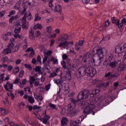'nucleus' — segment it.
Returning <instances> with one entry per match:
<instances>
[{"label": "nucleus", "instance_id": "1", "mask_svg": "<svg viewBox=\"0 0 126 126\" xmlns=\"http://www.w3.org/2000/svg\"><path fill=\"white\" fill-rule=\"evenodd\" d=\"M116 96L113 95L112 96H109L107 99H102L100 101L97 103V107L99 109H103L107 104H110L111 102H113L115 100Z\"/></svg>", "mask_w": 126, "mask_h": 126}, {"label": "nucleus", "instance_id": "2", "mask_svg": "<svg viewBox=\"0 0 126 126\" xmlns=\"http://www.w3.org/2000/svg\"><path fill=\"white\" fill-rule=\"evenodd\" d=\"M96 52L93 57V61L92 63H94V65H100L101 64V59L103 58V57L100 55L97 52V51H95Z\"/></svg>", "mask_w": 126, "mask_h": 126}, {"label": "nucleus", "instance_id": "3", "mask_svg": "<svg viewBox=\"0 0 126 126\" xmlns=\"http://www.w3.org/2000/svg\"><path fill=\"white\" fill-rule=\"evenodd\" d=\"M89 70H90L88 69V67H87V68L84 66L80 67L76 72V75L77 78H80L81 76L87 75V72H89Z\"/></svg>", "mask_w": 126, "mask_h": 126}, {"label": "nucleus", "instance_id": "4", "mask_svg": "<svg viewBox=\"0 0 126 126\" xmlns=\"http://www.w3.org/2000/svg\"><path fill=\"white\" fill-rule=\"evenodd\" d=\"M89 95H90V91L87 90L81 91L78 94V100L81 101V100L86 99L89 97Z\"/></svg>", "mask_w": 126, "mask_h": 126}, {"label": "nucleus", "instance_id": "5", "mask_svg": "<svg viewBox=\"0 0 126 126\" xmlns=\"http://www.w3.org/2000/svg\"><path fill=\"white\" fill-rule=\"evenodd\" d=\"M95 108V105L90 104L87 106L85 109L83 110V113L87 114V115H89L90 114H92V115H95V112L93 111Z\"/></svg>", "mask_w": 126, "mask_h": 126}, {"label": "nucleus", "instance_id": "6", "mask_svg": "<svg viewBox=\"0 0 126 126\" xmlns=\"http://www.w3.org/2000/svg\"><path fill=\"white\" fill-rule=\"evenodd\" d=\"M88 69H89L90 70L87 72V76H89L90 77H93V76L95 75V74L97 73V70H96V69L91 66H89L88 67Z\"/></svg>", "mask_w": 126, "mask_h": 126}, {"label": "nucleus", "instance_id": "7", "mask_svg": "<svg viewBox=\"0 0 126 126\" xmlns=\"http://www.w3.org/2000/svg\"><path fill=\"white\" fill-rule=\"evenodd\" d=\"M94 52H95V51H97V53L100 54V56H102L103 57V56H106L107 55V50L105 49V48L99 49V47L97 46H95L94 48Z\"/></svg>", "mask_w": 126, "mask_h": 126}, {"label": "nucleus", "instance_id": "8", "mask_svg": "<svg viewBox=\"0 0 126 126\" xmlns=\"http://www.w3.org/2000/svg\"><path fill=\"white\" fill-rule=\"evenodd\" d=\"M104 76L106 78L109 77V79H113V78L119 77V76H120V73L116 72L115 73L113 74L112 72H108L105 73Z\"/></svg>", "mask_w": 126, "mask_h": 126}, {"label": "nucleus", "instance_id": "9", "mask_svg": "<svg viewBox=\"0 0 126 126\" xmlns=\"http://www.w3.org/2000/svg\"><path fill=\"white\" fill-rule=\"evenodd\" d=\"M68 39V35L64 33L59 36L58 41H60L61 42H66Z\"/></svg>", "mask_w": 126, "mask_h": 126}, {"label": "nucleus", "instance_id": "10", "mask_svg": "<svg viewBox=\"0 0 126 126\" xmlns=\"http://www.w3.org/2000/svg\"><path fill=\"white\" fill-rule=\"evenodd\" d=\"M43 114H44V120L43 121V124L45 125H47L48 124V122H49V119H51V117L49 115H47V110H45L44 113L43 112Z\"/></svg>", "mask_w": 126, "mask_h": 126}, {"label": "nucleus", "instance_id": "11", "mask_svg": "<svg viewBox=\"0 0 126 126\" xmlns=\"http://www.w3.org/2000/svg\"><path fill=\"white\" fill-rule=\"evenodd\" d=\"M122 50H125V49H124V47H122V46L119 44L117 45L115 48L116 54H122V53H123V51H122Z\"/></svg>", "mask_w": 126, "mask_h": 126}, {"label": "nucleus", "instance_id": "12", "mask_svg": "<svg viewBox=\"0 0 126 126\" xmlns=\"http://www.w3.org/2000/svg\"><path fill=\"white\" fill-rule=\"evenodd\" d=\"M69 45V42L67 41H62V42L60 43L57 47V48L63 47V48H65L67 47Z\"/></svg>", "mask_w": 126, "mask_h": 126}, {"label": "nucleus", "instance_id": "13", "mask_svg": "<svg viewBox=\"0 0 126 126\" xmlns=\"http://www.w3.org/2000/svg\"><path fill=\"white\" fill-rule=\"evenodd\" d=\"M69 101L71 102V104L72 105H73L74 107H75V106H76V105H77V104H78V102H79V101L78 100V99H75L73 98H69Z\"/></svg>", "mask_w": 126, "mask_h": 126}, {"label": "nucleus", "instance_id": "14", "mask_svg": "<svg viewBox=\"0 0 126 126\" xmlns=\"http://www.w3.org/2000/svg\"><path fill=\"white\" fill-rule=\"evenodd\" d=\"M68 119L65 117H63L61 120V126H67L68 123Z\"/></svg>", "mask_w": 126, "mask_h": 126}, {"label": "nucleus", "instance_id": "15", "mask_svg": "<svg viewBox=\"0 0 126 126\" xmlns=\"http://www.w3.org/2000/svg\"><path fill=\"white\" fill-rule=\"evenodd\" d=\"M54 11L55 12H60V14H62V6L59 4H57L55 6Z\"/></svg>", "mask_w": 126, "mask_h": 126}, {"label": "nucleus", "instance_id": "16", "mask_svg": "<svg viewBox=\"0 0 126 126\" xmlns=\"http://www.w3.org/2000/svg\"><path fill=\"white\" fill-rule=\"evenodd\" d=\"M29 37L31 40H35V32L31 29L29 32Z\"/></svg>", "mask_w": 126, "mask_h": 126}, {"label": "nucleus", "instance_id": "17", "mask_svg": "<svg viewBox=\"0 0 126 126\" xmlns=\"http://www.w3.org/2000/svg\"><path fill=\"white\" fill-rule=\"evenodd\" d=\"M54 81L56 84H57V85H62V84L63 83V80L61 79H54Z\"/></svg>", "mask_w": 126, "mask_h": 126}, {"label": "nucleus", "instance_id": "18", "mask_svg": "<svg viewBox=\"0 0 126 126\" xmlns=\"http://www.w3.org/2000/svg\"><path fill=\"white\" fill-rule=\"evenodd\" d=\"M117 63H118V62L116 61H114L112 62H110L109 63V66L111 67V68H115L117 65Z\"/></svg>", "mask_w": 126, "mask_h": 126}, {"label": "nucleus", "instance_id": "19", "mask_svg": "<svg viewBox=\"0 0 126 126\" xmlns=\"http://www.w3.org/2000/svg\"><path fill=\"white\" fill-rule=\"evenodd\" d=\"M109 82L107 83H102L101 84H99L97 86V87H98L99 88H102V87H107V86H109Z\"/></svg>", "mask_w": 126, "mask_h": 126}, {"label": "nucleus", "instance_id": "20", "mask_svg": "<svg viewBox=\"0 0 126 126\" xmlns=\"http://www.w3.org/2000/svg\"><path fill=\"white\" fill-rule=\"evenodd\" d=\"M74 107L75 106H74V105L73 106L72 104H71V103H70L69 104H68L67 107V112H70L71 111H72Z\"/></svg>", "mask_w": 126, "mask_h": 126}, {"label": "nucleus", "instance_id": "21", "mask_svg": "<svg viewBox=\"0 0 126 126\" xmlns=\"http://www.w3.org/2000/svg\"><path fill=\"white\" fill-rule=\"evenodd\" d=\"M92 57V54L88 52L84 56V59L88 60V59H90V58H91Z\"/></svg>", "mask_w": 126, "mask_h": 126}, {"label": "nucleus", "instance_id": "22", "mask_svg": "<svg viewBox=\"0 0 126 126\" xmlns=\"http://www.w3.org/2000/svg\"><path fill=\"white\" fill-rule=\"evenodd\" d=\"M43 28V26H42V25L40 24H36V25L33 27V29L34 30H36V29H40L41 30V29H42V28Z\"/></svg>", "mask_w": 126, "mask_h": 126}, {"label": "nucleus", "instance_id": "23", "mask_svg": "<svg viewBox=\"0 0 126 126\" xmlns=\"http://www.w3.org/2000/svg\"><path fill=\"white\" fill-rule=\"evenodd\" d=\"M14 32L15 34H19V33H20V32H21V27H19L18 28L15 27Z\"/></svg>", "mask_w": 126, "mask_h": 126}, {"label": "nucleus", "instance_id": "24", "mask_svg": "<svg viewBox=\"0 0 126 126\" xmlns=\"http://www.w3.org/2000/svg\"><path fill=\"white\" fill-rule=\"evenodd\" d=\"M60 69V68H57L55 70V72L56 73H57V74H60L57 75L61 76V75H63V72Z\"/></svg>", "mask_w": 126, "mask_h": 126}, {"label": "nucleus", "instance_id": "25", "mask_svg": "<svg viewBox=\"0 0 126 126\" xmlns=\"http://www.w3.org/2000/svg\"><path fill=\"white\" fill-rule=\"evenodd\" d=\"M28 101L31 104H33V103L35 102V100H34V97H33V96H29Z\"/></svg>", "mask_w": 126, "mask_h": 126}, {"label": "nucleus", "instance_id": "26", "mask_svg": "<svg viewBox=\"0 0 126 126\" xmlns=\"http://www.w3.org/2000/svg\"><path fill=\"white\" fill-rule=\"evenodd\" d=\"M4 54L5 55H7L8 54H10L12 51H11V49L10 48H6L5 49L3 50Z\"/></svg>", "mask_w": 126, "mask_h": 126}, {"label": "nucleus", "instance_id": "27", "mask_svg": "<svg viewBox=\"0 0 126 126\" xmlns=\"http://www.w3.org/2000/svg\"><path fill=\"white\" fill-rule=\"evenodd\" d=\"M8 84H10V83H9V82H7L6 85H4V87L6 91H8V92H12V91L8 89Z\"/></svg>", "mask_w": 126, "mask_h": 126}, {"label": "nucleus", "instance_id": "28", "mask_svg": "<svg viewBox=\"0 0 126 126\" xmlns=\"http://www.w3.org/2000/svg\"><path fill=\"white\" fill-rule=\"evenodd\" d=\"M113 56L112 54H110V56H108L106 57V61H107L108 62H109V63H111L112 61L113 60Z\"/></svg>", "mask_w": 126, "mask_h": 126}, {"label": "nucleus", "instance_id": "29", "mask_svg": "<svg viewBox=\"0 0 126 126\" xmlns=\"http://www.w3.org/2000/svg\"><path fill=\"white\" fill-rule=\"evenodd\" d=\"M126 66H125V65H122L118 67V71H123V70H126Z\"/></svg>", "mask_w": 126, "mask_h": 126}, {"label": "nucleus", "instance_id": "30", "mask_svg": "<svg viewBox=\"0 0 126 126\" xmlns=\"http://www.w3.org/2000/svg\"><path fill=\"white\" fill-rule=\"evenodd\" d=\"M103 29L105 30L106 29V27H108L109 25H110V22H109V20H107L106 22H105L103 25Z\"/></svg>", "mask_w": 126, "mask_h": 126}, {"label": "nucleus", "instance_id": "31", "mask_svg": "<svg viewBox=\"0 0 126 126\" xmlns=\"http://www.w3.org/2000/svg\"><path fill=\"white\" fill-rule=\"evenodd\" d=\"M117 26H118L119 28H122L123 26H124V24L123 23H120V20H117V22H116Z\"/></svg>", "mask_w": 126, "mask_h": 126}, {"label": "nucleus", "instance_id": "32", "mask_svg": "<svg viewBox=\"0 0 126 126\" xmlns=\"http://www.w3.org/2000/svg\"><path fill=\"white\" fill-rule=\"evenodd\" d=\"M84 43V40H79L78 42L76 43L77 46H81L82 47L83 44Z\"/></svg>", "mask_w": 126, "mask_h": 126}, {"label": "nucleus", "instance_id": "33", "mask_svg": "<svg viewBox=\"0 0 126 126\" xmlns=\"http://www.w3.org/2000/svg\"><path fill=\"white\" fill-rule=\"evenodd\" d=\"M62 65L63 66V68L64 69H67V67H66V63L64 62V61H63L61 62Z\"/></svg>", "mask_w": 126, "mask_h": 126}, {"label": "nucleus", "instance_id": "34", "mask_svg": "<svg viewBox=\"0 0 126 126\" xmlns=\"http://www.w3.org/2000/svg\"><path fill=\"white\" fill-rule=\"evenodd\" d=\"M44 67H45V69H47V70H50L51 69V66H50L49 64L48 63H44Z\"/></svg>", "mask_w": 126, "mask_h": 126}, {"label": "nucleus", "instance_id": "35", "mask_svg": "<svg viewBox=\"0 0 126 126\" xmlns=\"http://www.w3.org/2000/svg\"><path fill=\"white\" fill-rule=\"evenodd\" d=\"M51 61L53 62L54 64H58L59 63L58 61V59H57V58L54 57H51Z\"/></svg>", "mask_w": 126, "mask_h": 126}, {"label": "nucleus", "instance_id": "36", "mask_svg": "<svg viewBox=\"0 0 126 126\" xmlns=\"http://www.w3.org/2000/svg\"><path fill=\"white\" fill-rule=\"evenodd\" d=\"M79 112V109L78 108L75 109L71 112V114L73 115H77Z\"/></svg>", "mask_w": 126, "mask_h": 126}, {"label": "nucleus", "instance_id": "37", "mask_svg": "<svg viewBox=\"0 0 126 126\" xmlns=\"http://www.w3.org/2000/svg\"><path fill=\"white\" fill-rule=\"evenodd\" d=\"M66 74L67 76H68L70 77V78H71V70H70V69H67L66 72Z\"/></svg>", "mask_w": 126, "mask_h": 126}, {"label": "nucleus", "instance_id": "38", "mask_svg": "<svg viewBox=\"0 0 126 126\" xmlns=\"http://www.w3.org/2000/svg\"><path fill=\"white\" fill-rule=\"evenodd\" d=\"M52 54V52L51 50L48 51L47 53L44 52V55L46 56V57H49V56H51Z\"/></svg>", "mask_w": 126, "mask_h": 126}, {"label": "nucleus", "instance_id": "39", "mask_svg": "<svg viewBox=\"0 0 126 126\" xmlns=\"http://www.w3.org/2000/svg\"><path fill=\"white\" fill-rule=\"evenodd\" d=\"M57 75H60V74H57V73L53 72V73H50L49 78H51V77H55V76H57Z\"/></svg>", "mask_w": 126, "mask_h": 126}, {"label": "nucleus", "instance_id": "40", "mask_svg": "<svg viewBox=\"0 0 126 126\" xmlns=\"http://www.w3.org/2000/svg\"><path fill=\"white\" fill-rule=\"evenodd\" d=\"M0 5L1 6H5L6 5V2L4 1V0H0Z\"/></svg>", "mask_w": 126, "mask_h": 126}, {"label": "nucleus", "instance_id": "41", "mask_svg": "<svg viewBox=\"0 0 126 126\" xmlns=\"http://www.w3.org/2000/svg\"><path fill=\"white\" fill-rule=\"evenodd\" d=\"M35 17L34 21H37V20H40L41 19V17L39 16V14L38 13L35 14Z\"/></svg>", "mask_w": 126, "mask_h": 126}, {"label": "nucleus", "instance_id": "42", "mask_svg": "<svg viewBox=\"0 0 126 126\" xmlns=\"http://www.w3.org/2000/svg\"><path fill=\"white\" fill-rule=\"evenodd\" d=\"M15 26L16 27H19V26H21V22L20 21H17L15 23Z\"/></svg>", "mask_w": 126, "mask_h": 126}, {"label": "nucleus", "instance_id": "43", "mask_svg": "<svg viewBox=\"0 0 126 126\" xmlns=\"http://www.w3.org/2000/svg\"><path fill=\"white\" fill-rule=\"evenodd\" d=\"M103 65H104V66H108V65H110V63L107 60V59H105V61L104 62Z\"/></svg>", "mask_w": 126, "mask_h": 126}, {"label": "nucleus", "instance_id": "44", "mask_svg": "<svg viewBox=\"0 0 126 126\" xmlns=\"http://www.w3.org/2000/svg\"><path fill=\"white\" fill-rule=\"evenodd\" d=\"M20 21H21V26H23V25H25L26 24V19H23V18L22 20H20Z\"/></svg>", "mask_w": 126, "mask_h": 126}, {"label": "nucleus", "instance_id": "45", "mask_svg": "<svg viewBox=\"0 0 126 126\" xmlns=\"http://www.w3.org/2000/svg\"><path fill=\"white\" fill-rule=\"evenodd\" d=\"M14 37L15 39H16L17 38H19V39H21V35L18 33H15L14 34Z\"/></svg>", "mask_w": 126, "mask_h": 126}, {"label": "nucleus", "instance_id": "46", "mask_svg": "<svg viewBox=\"0 0 126 126\" xmlns=\"http://www.w3.org/2000/svg\"><path fill=\"white\" fill-rule=\"evenodd\" d=\"M25 67H26V68H28L30 70H32V67H31V65L30 64H25Z\"/></svg>", "mask_w": 126, "mask_h": 126}, {"label": "nucleus", "instance_id": "47", "mask_svg": "<svg viewBox=\"0 0 126 126\" xmlns=\"http://www.w3.org/2000/svg\"><path fill=\"white\" fill-rule=\"evenodd\" d=\"M26 82H27V80L26 79H24L23 80H22L20 83L21 85H22V84L23 85H25V84H26Z\"/></svg>", "mask_w": 126, "mask_h": 126}, {"label": "nucleus", "instance_id": "48", "mask_svg": "<svg viewBox=\"0 0 126 126\" xmlns=\"http://www.w3.org/2000/svg\"><path fill=\"white\" fill-rule=\"evenodd\" d=\"M41 66H37L35 67L34 70L35 72H38V71L41 70Z\"/></svg>", "mask_w": 126, "mask_h": 126}, {"label": "nucleus", "instance_id": "49", "mask_svg": "<svg viewBox=\"0 0 126 126\" xmlns=\"http://www.w3.org/2000/svg\"><path fill=\"white\" fill-rule=\"evenodd\" d=\"M13 47H14V42L10 43L8 46L9 49H11V48H13Z\"/></svg>", "mask_w": 126, "mask_h": 126}, {"label": "nucleus", "instance_id": "50", "mask_svg": "<svg viewBox=\"0 0 126 126\" xmlns=\"http://www.w3.org/2000/svg\"><path fill=\"white\" fill-rule=\"evenodd\" d=\"M48 56L44 55V58H43V63H46V62H47V60H48Z\"/></svg>", "mask_w": 126, "mask_h": 126}, {"label": "nucleus", "instance_id": "51", "mask_svg": "<svg viewBox=\"0 0 126 126\" xmlns=\"http://www.w3.org/2000/svg\"><path fill=\"white\" fill-rule=\"evenodd\" d=\"M0 112H3V114L5 115L7 114V111H5V109L2 108H0Z\"/></svg>", "mask_w": 126, "mask_h": 126}, {"label": "nucleus", "instance_id": "52", "mask_svg": "<svg viewBox=\"0 0 126 126\" xmlns=\"http://www.w3.org/2000/svg\"><path fill=\"white\" fill-rule=\"evenodd\" d=\"M50 88H51V84H49L48 85H45V89L46 91H48Z\"/></svg>", "mask_w": 126, "mask_h": 126}, {"label": "nucleus", "instance_id": "53", "mask_svg": "<svg viewBox=\"0 0 126 126\" xmlns=\"http://www.w3.org/2000/svg\"><path fill=\"white\" fill-rule=\"evenodd\" d=\"M53 1H54V0H50L49 1V5L50 7H53V6H54V5L53 4Z\"/></svg>", "mask_w": 126, "mask_h": 126}, {"label": "nucleus", "instance_id": "54", "mask_svg": "<svg viewBox=\"0 0 126 126\" xmlns=\"http://www.w3.org/2000/svg\"><path fill=\"white\" fill-rule=\"evenodd\" d=\"M31 81L34 83L35 82V76H32L30 77Z\"/></svg>", "mask_w": 126, "mask_h": 126}, {"label": "nucleus", "instance_id": "55", "mask_svg": "<svg viewBox=\"0 0 126 126\" xmlns=\"http://www.w3.org/2000/svg\"><path fill=\"white\" fill-rule=\"evenodd\" d=\"M60 76L63 82V81H65V80H66V78H67L66 76H63V77H62V75H61Z\"/></svg>", "mask_w": 126, "mask_h": 126}, {"label": "nucleus", "instance_id": "56", "mask_svg": "<svg viewBox=\"0 0 126 126\" xmlns=\"http://www.w3.org/2000/svg\"><path fill=\"white\" fill-rule=\"evenodd\" d=\"M67 69H70L71 68V63H67Z\"/></svg>", "mask_w": 126, "mask_h": 126}, {"label": "nucleus", "instance_id": "57", "mask_svg": "<svg viewBox=\"0 0 126 126\" xmlns=\"http://www.w3.org/2000/svg\"><path fill=\"white\" fill-rule=\"evenodd\" d=\"M49 105L50 107H51V108H52L53 109H56V107H57V105L53 104V103H49Z\"/></svg>", "mask_w": 126, "mask_h": 126}, {"label": "nucleus", "instance_id": "58", "mask_svg": "<svg viewBox=\"0 0 126 126\" xmlns=\"http://www.w3.org/2000/svg\"><path fill=\"white\" fill-rule=\"evenodd\" d=\"M62 58L63 60H66V59H67V58H68V55L64 54L62 56Z\"/></svg>", "mask_w": 126, "mask_h": 126}, {"label": "nucleus", "instance_id": "59", "mask_svg": "<svg viewBox=\"0 0 126 126\" xmlns=\"http://www.w3.org/2000/svg\"><path fill=\"white\" fill-rule=\"evenodd\" d=\"M15 14V10H12L11 12H10L9 14L8 15V16L10 17L11 15H13Z\"/></svg>", "mask_w": 126, "mask_h": 126}, {"label": "nucleus", "instance_id": "60", "mask_svg": "<svg viewBox=\"0 0 126 126\" xmlns=\"http://www.w3.org/2000/svg\"><path fill=\"white\" fill-rule=\"evenodd\" d=\"M5 14V11H2L0 12V17H2Z\"/></svg>", "mask_w": 126, "mask_h": 126}, {"label": "nucleus", "instance_id": "61", "mask_svg": "<svg viewBox=\"0 0 126 126\" xmlns=\"http://www.w3.org/2000/svg\"><path fill=\"white\" fill-rule=\"evenodd\" d=\"M37 62L38 63H42V62H41V56H37Z\"/></svg>", "mask_w": 126, "mask_h": 126}, {"label": "nucleus", "instance_id": "62", "mask_svg": "<svg viewBox=\"0 0 126 126\" xmlns=\"http://www.w3.org/2000/svg\"><path fill=\"white\" fill-rule=\"evenodd\" d=\"M47 31L48 33H51V31H52V26H49L47 28Z\"/></svg>", "mask_w": 126, "mask_h": 126}, {"label": "nucleus", "instance_id": "63", "mask_svg": "<svg viewBox=\"0 0 126 126\" xmlns=\"http://www.w3.org/2000/svg\"><path fill=\"white\" fill-rule=\"evenodd\" d=\"M46 22L47 23H50V22L53 21V20H54V19L52 18H50L49 19H46Z\"/></svg>", "mask_w": 126, "mask_h": 126}, {"label": "nucleus", "instance_id": "64", "mask_svg": "<svg viewBox=\"0 0 126 126\" xmlns=\"http://www.w3.org/2000/svg\"><path fill=\"white\" fill-rule=\"evenodd\" d=\"M79 104L80 106H84V105H85V101H80V102H79Z\"/></svg>", "mask_w": 126, "mask_h": 126}]
</instances>
